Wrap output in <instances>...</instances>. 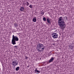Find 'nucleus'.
I'll use <instances>...</instances> for the list:
<instances>
[{
    "mask_svg": "<svg viewBox=\"0 0 74 74\" xmlns=\"http://www.w3.org/2000/svg\"><path fill=\"white\" fill-rule=\"evenodd\" d=\"M17 47H18V46H14V47L15 48H17Z\"/></svg>",
    "mask_w": 74,
    "mask_h": 74,
    "instance_id": "obj_20",
    "label": "nucleus"
},
{
    "mask_svg": "<svg viewBox=\"0 0 74 74\" xmlns=\"http://www.w3.org/2000/svg\"><path fill=\"white\" fill-rule=\"evenodd\" d=\"M34 71H35V73H36L37 72V70H35Z\"/></svg>",
    "mask_w": 74,
    "mask_h": 74,
    "instance_id": "obj_19",
    "label": "nucleus"
},
{
    "mask_svg": "<svg viewBox=\"0 0 74 74\" xmlns=\"http://www.w3.org/2000/svg\"><path fill=\"white\" fill-rule=\"evenodd\" d=\"M36 73H40V71H39L38 70H36Z\"/></svg>",
    "mask_w": 74,
    "mask_h": 74,
    "instance_id": "obj_16",
    "label": "nucleus"
},
{
    "mask_svg": "<svg viewBox=\"0 0 74 74\" xmlns=\"http://www.w3.org/2000/svg\"><path fill=\"white\" fill-rule=\"evenodd\" d=\"M56 31H57V30H56Z\"/></svg>",
    "mask_w": 74,
    "mask_h": 74,
    "instance_id": "obj_23",
    "label": "nucleus"
},
{
    "mask_svg": "<svg viewBox=\"0 0 74 74\" xmlns=\"http://www.w3.org/2000/svg\"><path fill=\"white\" fill-rule=\"evenodd\" d=\"M59 19L58 21V23L59 22H60V21H63V18L62 17H60L58 18Z\"/></svg>",
    "mask_w": 74,
    "mask_h": 74,
    "instance_id": "obj_6",
    "label": "nucleus"
},
{
    "mask_svg": "<svg viewBox=\"0 0 74 74\" xmlns=\"http://www.w3.org/2000/svg\"><path fill=\"white\" fill-rule=\"evenodd\" d=\"M58 23V25L60 27V28L62 30H64V28H65V22L64 21H61L60 22Z\"/></svg>",
    "mask_w": 74,
    "mask_h": 74,
    "instance_id": "obj_3",
    "label": "nucleus"
},
{
    "mask_svg": "<svg viewBox=\"0 0 74 74\" xmlns=\"http://www.w3.org/2000/svg\"><path fill=\"white\" fill-rule=\"evenodd\" d=\"M52 37L54 38H57L58 37V35L56 33H54L52 34Z\"/></svg>",
    "mask_w": 74,
    "mask_h": 74,
    "instance_id": "obj_5",
    "label": "nucleus"
},
{
    "mask_svg": "<svg viewBox=\"0 0 74 74\" xmlns=\"http://www.w3.org/2000/svg\"><path fill=\"white\" fill-rule=\"evenodd\" d=\"M37 69L36 68V69L35 70H37Z\"/></svg>",
    "mask_w": 74,
    "mask_h": 74,
    "instance_id": "obj_22",
    "label": "nucleus"
},
{
    "mask_svg": "<svg viewBox=\"0 0 74 74\" xmlns=\"http://www.w3.org/2000/svg\"><path fill=\"white\" fill-rule=\"evenodd\" d=\"M29 7H30V8H32V5H30L29 6Z\"/></svg>",
    "mask_w": 74,
    "mask_h": 74,
    "instance_id": "obj_15",
    "label": "nucleus"
},
{
    "mask_svg": "<svg viewBox=\"0 0 74 74\" xmlns=\"http://www.w3.org/2000/svg\"><path fill=\"white\" fill-rule=\"evenodd\" d=\"M28 57H27V56H25V59H28Z\"/></svg>",
    "mask_w": 74,
    "mask_h": 74,
    "instance_id": "obj_18",
    "label": "nucleus"
},
{
    "mask_svg": "<svg viewBox=\"0 0 74 74\" xmlns=\"http://www.w3.org/2000/svg\"><path fill=\"white\" fill-rule=\"evenodd\" d=\"M41 14H43V15H44V12H42V11L41 12Z\"/></svg>",
    "mask_w": 74,
    "mask_h": 74,
    "instance_id": "obj_17",
    "label": "nucleus"
},
{
    "mask_svg": "<svg viewBox=\"0 0 74 74\" xmlns=\"http://www.w3.org/2000/svg\"><path fill=\"white\" fill-rule=\"evenodd\" d=\"M19 67L18 66V67H17L16 69V71H18V70H19Z\"/></svg>",
    "mask_w": 74,
    "mask_h": 74,
    "instance_id": "obj_11",
    "label": "nucleus"
},
{
    "mask_svg": "<svg viewBox=\"0 0 74 74\" xmlns=\"http://www.w3.org/2000/svg\"><path fill=\"white\" fill-rule=\"evenodd\" d=\"M27 3L26 4L27 5V6H28L29 5V2H26Z\"/></svg>",
    "mask_w": 74,
    "mask_h": 74,
    "instance_id": "obj_13",
    "label": "nucleus"
},
{
    "mask_svg": "<svg viewBox=\"0 0 74 74\" xmlns=\"http://www.w3.org/2000/svg\"><path fill=\"white\" fill-rule=\"evenodd\" d=\"M24 7H21L20 8V11L22 12V11H23V10H24Z\"/></svg>",
    "mask_w": 74,
    "mask_h": 74,
    "instance_id": "obj_8",
    "label": "nucleus"
},
{
    "mask_svg": "<svg viewBox=\"0 0 74 74\" xmlns=\"http://www.w3.org/2000/svg\"><path fill=\"white\" fill-rule=\"evenodd\" d=\"M29 67V65H28V66H27V67Z\"/></svg>",
    "mask_w": 74,
    "mask_h": 74,
    "instance_id": "obj_21",
    "label": "nucleus"
},
{
    "mask_svg": "<svg viewBox=\"0 0 74 74\" xmlns=\"http://www.w3.org/2000/svg\"><path fill=\"white\" fill-rule=\"evenodd\" d=\"M43 20L44 21H46V18H45V17H44L43 18Z\"/></svg>",
    "mask_w": 74,
    "mask_h": 74,
    "instance_id": "obj_12",
    "label": "nucleus"
},
{
    "mask_svg": "<svg viewBox=\"0 0 74 74\" xmlns=\"http://www.w3.org/2000/svg\"><path fill=\"white\" fill-rule=\"evenodd\" d=\"M18 64V62L17 60L14 61L12 62V64L13 66L14 67H15L16 66H17Z\"/></svg>",
    "mask_w": 74,
    "mask_h": 74,
    "instance_id": "obj_4",
    "label": "nucleus"
},
{
    "mask_svg": "<svg viewBox=\"0 0 74 74\" xmlns=\"http://www.w3.org/2000/svg\"><path fill=\"white\" fill-rule=\"evenodd\" d=\"M33 21L34 22H36L37 21V19H36V17H34L33 19Z\"/></svg>",
    "mask_w": 74,
    "mask_h": 74,
    "instance_id": "obj_9",
    "label": "nucleus"
},
{
    "mask_svg": "<svg viewBox=\"0 0 74 74\" xmlns=\"http://www.w3.org/2000/svg\"><path fill=\"white\" fill-rule=\"evenodd\" d=\"M47 21L49 24H51V22L50 21V20L49 18H47Z\"/></svg>",
    "mask_w": 74,
    "mask_h": 74,
    "instance_id": "obj_10",
    "label": "nucleus"
},
{
    "mask_svg": "<svg viewBox=\"0 0 74 74\" xmlns=\"http://www.w3.org/2000/svg\"><path fill=\"white\" fill-rule=\"evenodd\" d=\"M14 25L16 27V26H18L17 24H16V23H14Z\"/></svg>",
    "mask_w": 74,
    "mask_h": 74,
    "instance_id": "obj_14",
    "label": "nucleus"
},
{
    "mask_svg": "<svg viewBox=\"0 0 74 74\" xmlns=\"http://www.w3.org/2000/svg\"><path fill=\"white\" fill-rule=\"evenodd\" d=\"M19 38L16 36H15L14 35L12 36V40L11 43L13 45L16 44V41H18Z\"/></svg>",
    "mask_w": 74,
    "mask_h": 74,
    "instance_id": "obj_2",
    "label": "nucleus"
},
{
    "mask_svg": "<svg viewBox=\"0 0 74 74\" xmlns=\"http://www.w3.org/2000/svg\"><path fill=\"white\" fill-rule=\"evenodd\" d=\"M54 60V58H53V57H52L51 59L49 60V62L51 63V62H52L53 60Z\"/></svg>",
    "mask_w": 74,
    "mask_h": 74,
    "instance_id": "obj_7",
    "label": "nucleus"
},
{
    "mask_svg": "<svg viewBox=\"0 0 74 74\" xmlns=\"http://www.w3.org/2000/svg\"><path fill=\"white\" fill-rule=\"evenodd\" d=\"M37 47L36 49H38L37 51L38 52H42V51H43L44 50L45 48V46L43 44L41 43H39L37 45Z\"/></svg>",
    "mask_w": 74,
    "mask_h": 74,
    "instance_id": "obj_1",
    "label": "nucleus"
}]
</instances>
